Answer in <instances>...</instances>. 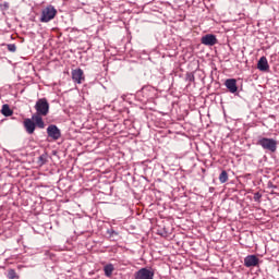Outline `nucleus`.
<instances>
[{
    "label": "nucleus",
    "instance_id": "a211bd4d",
    "mask_svg": "<svg viewBox=\"0 0 279 279\" xmlns=\"http://www.w3.org/2000/svg\"><path fill=\"white\" fill-rule=\"evenodd\" d=\"M228 180V175H220L219 177V181L221 182V184H225V182Z\"/></svg>",
    "mask_w": 279,
    "mask_h": 279
},
{
    "label": "nucleus",
    "instance_id": "20e7f679",
    "mask_svg": "<svg viewBox=\"0 0 279 279\" xmlns=\"http://www.w3.org/2000/svg\"><path fill=\"white\" fill-rule=\"evenodd\" d=\"M47 134L50 138H52V141H58L60 136H62L60 129H58V126L53 124L47 128Z\"/></svg>",
    "mask_w": 279,
    "mask_h": 279
},
{
    "label": "nucleus",
    "instance_id": "4468645a",
    "mask_svg": "<svg viewBox=\"0 0 279 279\" xmlns=\"http://www.w3.org/2000/svg\"><path fill=\"white\" fill-rule=\"evenodd\" d=\"M8 278H9V279H19V275L16 274V270H14V269H9V271H8Z\"/></svg>",
    "mask_w": 279,
    "mask_h": 279
},
{
    "label": "nucleus",
    "instance_id": "f257e3e1",
    "mask_svg": "<svg viewBox=\"0 0 279 279\" xmlns=\"http://www.w3.org/2000/svg\"><path fill=\"white\" fill-rule=\"evenodd\" d=\"M257 145H259L266 151H270V154H276L278 149V141L269 137H259Z\"/></svg>",
    "mask_w": 279,
    "mask_h": 279
},
{
    "label": "nucleus",
    "instance_id": "423d86ee",
    "mask_svg": "<svg viewBox=\"0 0 279 279\" xmlns=\"http://www.w3.org/2000/svg\"><path fill=\"white\" fill-rule=\"evenodd\" d=\"M202 45H206L207 47H215L217 45V36L213 34H207L201 39Z\"/></svg>",
    "mask_w": 279,
    "mask_h": 279
},
{
    "label": "nucleus",
    "instance_id": "f3484780",
    "mask_svg": "<svg viewBox=\"0 0 279 279\" xmlns=\"http://www.w3.org/2000/svg\"><path fill=\"white\" fill-rule=\"evenodd\" d=\"M260 197H263V195L257 192V193L254 194L253 199H254L255 202H260Z\"/></svg>",
    "mask_w": 279,
    "mask_h": 279
},
{
    "label": "nucleus",
    "instance_id": "f03ea898",
    "mask_svg": "<svg viewBox=\"0 0 279 279\" xmlns=\"http://www.w3.org/2000/svg\"><path fill=\"white\" fill-rule=\"evenodd\" d=\"M57 14L58 10H56L53 5L46 7L41 12L40 23H49V21H53Z\"/></svg>",
    "mask_w": 279,
    "mask_h": 279
},
{
    "label": "nucleus",
    "instance_id": "0eeeda50",
    "mask_svg": "<svg viewBox=\"0 0 279 279\" xmlns=\"http://www.w3.org/2000/svg\"><path fill=\"white\" fill-rule=\"evenodd\" d=\"M258 263H260V259H258L256 255H247L244 258V265L246 267H257Z\"/></svg>",
    "mask_w": 279,
    "mask_h": 279
},
{
    "label": "nucleus",
    "instance_id": "9b49d317",
    "mask_svg": "<svg viewBox=\"0 0 279 279\" xmlns=\"http://www.w3.org/2000/svg\"><path fill=\"white\" fill-rule=\"evenodd\" d=\"M257 69L259 71H269V62L267 61V57H262L257 62Z\"/></svg>",
    "mask_w": 279,
    "mask_h": 279
},
{
    "label": "nucleus",
    "instance_id": "1a4fd4ad",
    "mask_svg": "<svg viewBox=\"0 0 279 279\" xmlns=\"http://www.w3.org/2000/svg\"><path fill=\"white\" fill-rule=\"evenodd\" d=\"M24 128L27 134H34V132L36 131V123H34V120L27 118L24 120Z\"/></svg>",
    "mask_w": 279,
    "mask_h": 279
},
{
    "label": "nucleus",
    "instance_id": "6e6552de",
    "mask_svg": "<svg viewBox=\"0 0 279 279\" xmlns=\"http://www.w3.org/2000/svg\"><path fill=\"white\" fill-rule=\"evenodd\" d=\"M226 88H228L229 93H236L239 90V86H236V81L235 78H228L225 82Z\"/></svg>",
    "mask_w": 279,
    "mask_h": 279
},
{
    "label": "nucleus",
    "instance_id": "6ab92c4d",
    "mask_svg": "<svg viewBox=\"0 0 279 279\" xmlns=\"http://www.w3.org/2000/svg\"><path fill=\"white\" fill-rule=\"evenodd\" d=\"M268 187L269 189H278V186L277 185H274V182H268Z\"/></svg>",
    "mask_w": 279,
    "mask_h": 279
},
{
    "label": "nucleus",
    "instance_id": "f8f14e48",
    "mask_svg": "<svg viewBox=\"0 0 279 279\" xmlns=\"http://www.w3.org/2000/svg\"><path fill=\"white\" fill-rule=\"evenodd\" d=\"M1 113L3 114V117H12V114H14V111L10 109V105H3L1 109Z\"/></svg>",
    "mask_w": 279,
    "mask_h": 279
},
{
    "label": "nucleus",
    "instance_id": "dca6fc26",
    "mask_svg": "<svg viewBox=\"0 0 279 279\" xmlns=\"http://www.w3.org/2000/svg\"><path fill=\"white\" fill-rule=\"evenodd\" d=\"M46 162H47V157H45V155L39 156L38 163L39 165H45Z\"/></svg>",
    "mask_w": 279,
    "mask_h": 279
},
{
    "label": "nucleus",
    "instance_id": "aec40b11",
    "mask_svg": "<svg viewBox=\"0 0 279 279\" xmlns=\"http://www.w3.org/2000/svg\"><path fill=\"white\" fill-rule=\"evenodd\" d=\"M220 175H228V172H226V170H223Z\"/></svg>",
    "mask_w": 279,
    "mask_h": 279
},
{
    "label": "nucleus",
    "instance_id": "7ed1b4c3",
    "mask_svg": "<svg viewBox=\"0 0 279 279\" xmlns=\"http://www.w3.org/2000/svg\"><path fill=\"white\" fill-rule=\"evenodd\" d=\"M36 114H41V117H47L49 114V101L47 98L38 99L35 104Z\"/></svg>",
    "mask_w": 279,
    "mask_h": 279
},
{
    "label": "nucleus",
    "instance_id": "9d476101",
    "mask_svg": "<svg viewBox=\"0 0 279 279\" xmlns=\"http://www.w3.org/2000/svg\"><path fill=\"white\" fill-rule=\"evenodd\" d=\"M32 121L35 123V126L37 125V128H39L40 130L45 129V121H43V114H33Z\"/></svg>",
    "mask_w": 279,
    "mask_h": 279
},
{
    "label": "nucleus",
    "instance_id": "39448f33",
    "mask_svg": "<svg viewBox=\"0 0 279 279\" xmlns=\"http://www.w3.org/2000/svg\"><path fill=\"white\" fill-rule=\"evenodd\" d=\"M72 80L73 82H75V84H82L86 80V77L84 76V70H72Z\"/></svg>",
    "mask_w": 279,
    "mask_h": 279
},
{
    "label": "nucleus",
    "instance_id": "ddd939ff",
    "mask_svg": "<svg viewBox=\"0 0 279 279\" xmlns=\"http://www.w3.org/2000/svg\"><path fill=\"white\" fill-rule=\"evenodd\" d=\"M104 271L105 276H107V278H110V276H112V271H114V266L112 264H108L104 267Z\"/></svg>",
    "mask_w": 279,
    "mask_h": 279
},
{
    "label": "nucleus",
    "instance_id": "2eb2a0df",
    "mask_svg": "<svg viewBox=\"0 0 279 279\" xmlns=\"http://www.w3.org/2000/svg\"><path fill=\"white\" fill-rule=\"evenodd\" d=\"M7 47L8 51H11V53H14L16 51V45L14 44H9Z\"/></svg>",
    "mask_w": 279,
    "mask_h": 279
}]
</instances>
